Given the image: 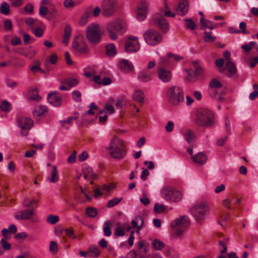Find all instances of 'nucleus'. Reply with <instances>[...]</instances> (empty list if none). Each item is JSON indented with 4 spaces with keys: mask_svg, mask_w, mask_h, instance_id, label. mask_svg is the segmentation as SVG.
<instances>
[{
    "mask_svg": "<svg viewBox=\"0 0 258 258\" xmlns=\"http://www.w3.org/2000/svg\"><path fill=\"white\" fill-rule=\"evenodd\" d=\"M184 21L186 22V27L187 28L194 30L196 27V24L190 19H185Z\"/></svg>",
    "mask_w": 258,
    "mask_h": 258,
    "instance_id": "50",
    "label": "nucleus"
},
{
    "mask_svg": "<svg viewBox=\"0 0 258 258\" xmlns=\"http://www.w3.org/2000/svg\"><path fill=\"white\" fill-rule=\"evenodd\" d=\"M154 72L148 70H144L141 71L138 75V79L143 82L151 81L154 76Z\"/></svg>",
    "mask_w": 258,
    "mask_h": 258,
    "instance_id": "18",
    "label": "nucleus"
},
{
    "mask_svg": "<svg viewBox=\"0 0 258 258\" xmlns=\"http://www.w3.org/2000/svg\"><path fill=\"white\" fill-rule=\"evenodd\" d=\"M188 11V2L186 0H182L180 2L178 6L176 8L177 14L181 16L185 15Z\"/></svg>",
    "mask_w": 258,
    "mask_h": 258,
    "instance_id": "19",
    "label": "nucleus"
},
{
    "mask_svg": "<svg viewBox=\"0 0 258 258\" xmlns=\"http://www.w3.org/2000/svg\"><path fill=\"white\" fill-rule=\"evenodd\" d=\"M86 37L90 43H99L104 32L101 26L97 24L91 23L86 28Z\"/></svg>",
    "mask_w": 258,
    "mask_h": 258,
    "instance_id": "5",
    "label": "nucleus"
},
{
    "mask_svg": "<svg viewBox=\"0 0 258 258\" xmlns=\"http://www.w3.org/2000/svg\"><path fill=\"white\" fill-rule=\"evenodd\" d=\"M39 13L40 16L44 17L48 14V10L46 6H40Z\"/></svg>",
    "mask_w": 258,
    "mask_h": 258,
    "instance_id": "54",
    "label": "nucleus"
},
{
    "mask_svg": "<svg viewBox=\"0 0 258 258\" xmlns=\"http://www.w3.org/2000/svg\"><path fill=\"white\" fill-rule=\"evenodd\" d=\"M64 232L66 235L70 238L75 239L76 237V236L74 234L73 230L72 229H66L64 230Z\"/></svg>",
    "mask_w": 258,
    "mask_h": 258,
    "instance_id": "55",
    "label": "nucleus"
},
{
    "mask_svg": "<svg viewBox=\"0 0 258 258\" xmlns=\"http://www.w3.org/2000/svg\"><path fill=\"white\" fill-rule=\"evenodd\" d=\"M126 24L124 21L116 20L109 22L107 25V30L109 37L113 40L117 39V35L124 33L126 30Z\"/></svg>",
    "mask_w": 258,
    "mask_h": 258,
    "instance_id": "6",
    "label": "nucleus"
},
{
    "mask_svg": "<svg viewBox=\"0 0 258 258\" xmlns=\"http://www.w3.org/2000/svg\"><path fill=\"white\" fill-rule=\"evenodd\" d=\"M4 29L6 31H10L12 29V23L11 20L8 19L4 22Z\"/></svg>",
    "mask_w": 258,
    "mask_h": 258,
    "instance_id": "57",
    "label": "nucleus"
},
{
    "mask_svg": "<svg viewBox=\"0 0 258 258\" xmlns=\"http://www.w3.org/2000/svg\"><path fill=\"white\" fill-rule=\"evenodd\" d=\"M28 97L30 100H36L37 101L40 100V97L38 95V92L37 89H30L28 93Z\"/></svg>",
    "mask_w": 258,
    "mask_h": 258,
    "instance_id": "29",
    "label": "nucleus"
},
{
    "mask_svg": "<svg viewBox=\"0 0 258 258\" xmlns=\"http://www.w3.org/2000/svg\"><path fill=\"white\" fill-rule=\"evenodd\" d=\"M18 126L21 129V134L23 136L27 135V131L30 130L33 125V121L29 118L21 117L18 118Z\"/></svg>",
    "mask_w": 258,
    "mask_h": 258,
    "instance_id": "12",
    "label": "nucleus"
},
{
    "mask_svg": "<svg viewBox=\"0 0 258 258\" xmlns=\"http://www.w3.org/2000/svg\"><path fill=\"white\" fill-rule=\"evenodd\" d=\"M52 170L51 172V177H48L47 179L51 183H54L58 180L57 169L55 166L52 167Z\"/></svg>",
    "mask_w": 258,
    "mask_h": 258,
    "instance_id": "31",
    "label": "nucleus"
},
{
    "mask_svg": "<svg viewBox=\"0 0 258 258\" xmlns=\"http://www.w3.org/2000/svg\"><path fill=\"white\" fill-rule=\"evenodd\" d=\"M255 45V42L251 41L248 44H244L241 46V48L246 52H248L252 49L253 46Z\"/></svg>",
    "mask_w": 258,
    "mask_h": 258,
    "instance_id": "51",
    "label": "nucleus"
},
{
    "mask_svg": "<svg viewBox=\"0 0 258 258\" xmlns=\"http://www.w3.org/2000/svg\"><path fill=\"white\" fill-rule=\"evenodd\" d=\"M47 111V108L45 106H39L36 108L33 111L34 116L38 119L39 117L43 115L44 113Z\"/></svg>",
    "mask_w": 258,
    "mask_h": 258,
    "instance_id": "26",
    "label": "nucleus"
},
{
    "mask_svg": "<svg viewBox=\"0 0 258 258\" xmlns=\"http://www.w3.org/2000/svg\"><path fill=\"white\" fill-rule=\"evenodd\" d=\"M62 83L68 86V87H69V89H70L77 86L79 83V81L77 79L74 78L67 79L64 80Z\"/></svg>",
    "mask_w": 258,
    "mask_h": 258,
    "instance_id": "35",
    "label": "nucleus"
},
{
    "mask_svg": "<svg viewBox=\"0 0 258 258\" xmlns=\"http://www.w3.org/2000/svg\"><path fill=\"white\" fill-rule=\"evenodd\" d=\"M167 97L169 102L173 105H177L183 101V92L178 86H171L167 92Z\"/></svg>",
    "mask_w": 258,
    "mask_h": 258,
    "instance_id": "7",
    "label": "nucleus"
},
{
    "mask_svg": "<svg viewBox=\"0 0 258 258\" xmlns=\"http://www.w3.org/2000/svg\"><path fill=\"white\" fill-rule=\"evenodd\" d=\"M147 4L145 1L139 2L138 4L137 10V19L140 21H143L146 16L147 11Z\"/></svg>",
    "mask_w": 258,
    "mask_h": 258,
    "instance_id": "15",
    "label": "nucleus"
},
{
    "mask_svg": "<svg viewBox=\"0 0 258 258\" xmlns=\"http://www.w3.org/2000/svg\"><path fill=\"white\" fill-rule=\"evenodd\" d=\"M145 95L144 92L140 89H136L132 94V98L141 104L144 102Z\"/></svg>",
    "mask_w": 258,
    "mask_h": 258,
    "instance_id": "21",
    "label": "nucleus"
},
{
    "mask_svg": "<svg viewBox=\"0 0 258 258\" xmlns=\"http://www.w3.org/2000/svg\"><path fill=\"white\" fill-rule=\"evenodd\" d=\"M216 39V37L212 36L211 32L205 30L204 40L205 42H213Z\"/></svg>",
    "mask_w": 258,
    "mask_h": 258,
    "instance_id": "41",
    "label": "nucleus"
},
{
    "mask_svg": "<svg viewBox=\"0 0 258 258\" xmlns=\"http://www.w3.org/2000/svg\"><path fill=\"white\" fill-rule=\"evenodd\" d=\"M34 64H32L29 66V69L33 74H36L39 72V70H40L41 62L38 60H35L33 61Z\"/></svg>",
    "mask_w": 258,
    "mask_h": 258,
    "instance_id": "33",
    "label": "nucleus"
},
{
    "mask_svg": "<svg viewBox=\"0 0 258 258\" xmlns=\"http://www.w3.org/2000/svg\"><path fill=\"white\" fill-rule=\"evenodd\" d=\"M0 13L7 15L10 13V6L6 2H3L0 6Z\"/></svg>",
    "mask_w": 258,
    "mask_h": 258,
    "instance_id": "37",
    "label": "nucleus"
},
{
    "mask_svg": "<svg viewBox=\"0 0 258 258\" xmlns=\"http://www.w3.org/2000/svg\"><path fill=\"white\" fill-rule=\"evenodd\" d=\"M76 151H74L73 153L68 157V162L70 163H73L76 161Z\"/></svg>",
    "mask_w": 258,
    "mask_h": 258,
    "instance_id": "60",
    "label": "nucleus"
},
{
    "mask_svg": "<svg viewBox=\"0 0 258 258\" xmlns=\"http://www.w3.org/2000/svg\"><path fill=\"white\" fill-rule=\"evenodd\" d=\"M114 233L117 236H122L124 235V228L117 227L115 229Z\"/></svg>",
    "mask_w": 258,
    "mask_h": 258,
    "instance_id": "56",
    "label": "nucleus"
},
{
    "mask_svg": "<svg viewBox=\"0 0 258 258\" xmlns=\"http://www.w3.org/2000/svg\"><path fill=\"white\" fill-rule=\"evenodd\" d=\"M118 7L117 0H104L102 3V13L105 16H112Z\"/></svg>",
    "mask_w": 258,
    "mask_h": 258,
    "instance_id": "10",
    "label": "nucleus"
},
{
    "mask_svg": "<svg viewBox=\"0 0 258 258\" xmlns=\"http://www.w3.org/2000/svg\"><path fill=\"white\" fill-rule=\"evenodd\" d=\"M34 203V201L33 200L26 199L23 201V205L25 208H30L33 205Z\"/></svg>",
    "mask_w": 258,
    "mask_h": 258,
    "instance_id": "59",
    "label": "nucleus"
},
{
    "mask_svg": "<svg viewBox=\"0 0 258 258\" xmlns=\"http://www.w3.org/2000/svg\"><path fill=\"white\" fill-rule=\"evenodd\" d=\"M146 42L149 45H156L159 44L162 40L161 35L153 29H149L144 34Z\"/></svg>",
    "mask_w": 258,
    "mask_h": 258,
    "instance_id": "11",
    "label": "nucleus"
},
{
    "mask_svg": "<svg viewBox=\"0 0 258 258\" xmlns=\"http://www.w3.org/2000/svg\"><path fill=\"white\" fill-rule=\"evenodd\" d=\"M184 139L189 144H192L196 139L195 133L190 129L186 130L182 134Z\"/></svg>",
    "mask_w": 258,
    "mask_h": 258,
    "instance_id": "22",
    "label": "nucleus"
},
{
    "mask_svg": "<svg viewBox=\"0 0 258 258\" xmlns=\"http://www.w3.org/2000/svg\"><path fill=\"white\" fill-rule=\"evenodd\" d=\"M154 22L159 27L161 30L166 32L169 29V24L163 16L160 13H156L152 17Z\"/></svg>",
    "mask_w": 258,
    "mask_h": 258,
    "instance_id": "13",
    "label": "nucleus"
},
{
    "mask_svg": "<svg viewBox=\"0 0 258 258\" xmlns=\"http://www.w3.org/2000/svg\"><path fill=\"white\" fill-rule=\"evenodd\" d=\"M71 34V28L70 25H66L64 30L62 42L67 45Z\"/></svg>",
    "mask_w": 258,
    "mask_h": 258,
    "instance_id": "27",
    "label": "nucleus"
},
{
    "mask_svg": "<svg viewBox=\"0 0 258 258\" xmlns=\"http://www.w3.org/2000/svg\"><path fill=\"white\" fill-rule=\"evenodd\" d=\"M174 122L172 121H169L167 122V124L166 126H165V129L166 132H171L172 131L173 127H174Z\"/></svg>",
    "mask_w": 258,
    "mask_h": 258,
    "instance_id": "61",
    "label": "nucleus"
},
{
    "mask_svg": "<svg viewBox=\"0 0 258 258\" xmlns=\"http://www.w3.org/2000/svg\"><path fill=\"white\" fill-rule=\"evenodd\" d=\"M200 24L201 26V29L206 30L207 29L213 30L216 26H214L212 21L204 19V17H201L200 20Z\"/></svg>",
    "mask_w": 258,
    "mask_h": 258,
    "instance_id": "24",
    "label": "nucleus"
},
{
    "mask_svg": "<svg viewBox=\"0 0 258 258\" xmlns=\"http://www.w3.org/2000/svg\"><path fill=\"white\" fill-rule=\"evenodd\" d=\"M191 158L195 162L201 165L204 164L207 160L206 155L203 152L192 155Z\"/></svg>",
    "mask_w": 258,
    "mask_h": 258,
    "instance_id": "20",
    "label": "nucleus"
},
{
    "mask_svg": "<svg viewBox=\"0 0 258 258\" xmlns=\"http://www.w3.org/2000/svg\"><path fill=\"white\" fill-rule=\"evenodd\" d=\"M194 122L199 126L212 127L216 124L214 113L208 109H202L197 112Z\"/></svg>",
    "mask_w": 258,
    "mask_h": 258,
    "instance_id": "2",
    "label": "nucleus"
},
{
    "mask_svg": "<svg viewBox=\"0 0 258 258\" xmlns=\"http://www.w3.org/2000/svg\"><path fill=\"white\" fill-rule=\"evenodd\" d=\"M17 231V228L15 225L11 224L9 226L8 229H3L2 231V233L6 238H9V234H14L16 233Z\"/></svg>",
    "mask_w": 258,
    "mask_h": 258,
    "instance_id": "25",
    "label": "nucleus"
},
{
    "mask_svg": "<svg viewBox=\"0 0 258 258\" xmlns=\"http://www.w3.org/2000/svg\"><path fill=\"white\" fill-rule=\"evenodd\" d=\"M90 109L86 112V114L88 113L90 115H93L95 111L97 109L98 107L94 103H91L90 105Z\"/></svg>",
    "mask_w": 258,
    "mask_h": 258,
    "instance_id": "52",
    "label": "nucleus"
},
{
    "mask_svg": "<svg viewBox=\"0 0 258 258\" xmlns=\"http://www.w3.org/2000/svg\"><path fill=\"white\" fill-rule=\"evenodd\" d=\"M49 250L53 253H55L57 251V245L55 241L50 242L49 244Z\"/></svg>",
    "mask_w": 258,
    "mask_h": 258,
    "instance_id": "53",
    "label": "nucleus"
},
{
    "mask_svg": "<svg viewBox=\"0 0 258 258\" xmlns=\"http://www.w3.org/2000/svg\"><path fill=\"white\" fill-rule=\"evenodd\" d=\"M246 23L243 22H241L239 24V29L238 30V31L237 32H239V33H246Z\"/></svg>",
    "mask_w": 258,
    "mask_h": 258,
    "instance_id": "58",
    "label": "nucleus"
},
{
    "mask_svg": "<svg viewBox=\"0 0 258 258\" xmlns=\"http://www.w3.org/2000/svg\"><path fill=\"white\" fill-rule=\"evenodd\" d=\"M210 207L205 201L196 203L190 209V212L196 221L201 222L209 214Z\"/></svg>",
    "mask_w": 258,
    "mask_h": 258,
    "instance_id": "4",
    "label": "nucleus"
},
{
    "mask_svg": "<svg viewBox=\"0 0 258 258\" xmlns=\"http://www.w3.org/2000/svg\"><path fill=\"white\" fill-rule=\"evenodd\" d=\"M221 83L216 79H213L210 81L209 86V89H214L216 88H220L222 87Z\"/></svg>",
    "mask_w": 258,
    "mask_h": 258,
    "instance_id": "38",
    "label": "nucleus"
},
{
    "mask_svg": "<svg viewBox=\"0 0 258 258\" xmlns=\"http://www.w3.org/2000/svg\"><path fill=\"white\" fill-rule=\"evenodd\" d=\"M209 94L210 96L213 99L221 100L222 99V97L219 94L218 92L214 89H209Z\"/></svg>",
    "mask_w": 258,
    "mask_h": 258,
    "instance_id": "44",
    "label": "nucleus"
},
{
    "mask_svg": "<svg viewBox=\"0 0 258 258\" xmlns=\"http://www.w3.org/2000/svg\"><path fill=\"white\" fill-rule=\"evenodd\" d=\"M25 22L26 24L29 27H32L33 28L34 27V25L35 23V21L34 19H33L32 18H27L25 20Z\"/></svg>",
    "mask_w": 258,
    "mask_h": 258,
    "instance_id": "63",
    "label": "nucleus"
},
{
    "mask_svg": "<svg viewBox=\"0 0 258 258\" xmlns=\"http://www.w3.org/2000/svg\"><path fill=\"white\" fill-rule=\"evenodd\" d=\"M88 153L86 151L83 152L78 156V159L80 161L82 162L85 161L88 157Z\"/></svg>",
    "mask_w": 258,
    "mask_h": 258,
    "instance_id": "64",
    "label": "nucleus"
},
{
    "mask_svg": "<svg viewBox=\"0 0 258 258\" xmlns=\"http://www.w3.org/2000/svg\"><path fill=\"white\" fill-rule=\"evenodd\" d=\"M106 52L108 56H114L117 52L115 46L112 43L108 44L106 46Z\"/></svg>",
    "mask_w": 258,
    "mask_h": 258,
    "instance_id": "30",
    "label": "nucleus"
},
{
    "mask_svg": "<svg viewBox=\"0 0 258 258\" xmlns=\"http://www.w3.org/2000/svg\"><path fill=\"white\" fill-rule=\"evenodd\" d=\"M226 68L227 71L231 74H234L236 72V68L234 64L230 60L227 61L226 63Z\"/></svg>",
    "mask_w": 258,
    "mask_h": 258,
    "instance_id": "45",
    "label": "nucleus"
},
{
    "mask_svg": "<svg viewBox=\"0 0 258 258\" xmlns=\"http://www.w3.org/2000/svg\"><path fill=\"white\" fill-rule=\"evenodd\" d=\"M125 49L127 53L135 52L138 51L140 49V44L138 38L136 37H128Z\"/></svg>",
    "mask_w": 258,
    "mask_h": 258,
    "instance_id": "14",
    "label": "nucleus"
},
{
    "mask_svg": "<svg viewBox=\"0 0 258 258\" xmlns=\"http://www.w3.org/2000/svg\"><path fill=\"white\" fill-rule=\"evenodd\" d=\"M100 251L97 246L91 245L88 249V255L89 257H96L100 254Z\"/></svg>",
    "mask_w": 258,
    "mask_h": 258,
    "instance_id": "28",
    "label": "nucleus"
},
{
    "mask_svg": "<svg viewBox=\"0 0 258 258\" xmlns=\"http://www.w3.org/2000/svg\"><path fill=\"white\" fill-rule=\"evenodd\" d=\"M103 111L107 114H112L114 112V107L112 105L106 103L104 105V109L100 112V113H102Z\"/></svg>",
    "mask_w": 258,
    "mask_h": 258,
    "instance_id": "42",
    "label": "nucleus"
},
{
    "mask_svg": "<svg viewBox=\"0 0 258 258\" xmlns=\"http://www.w3.org/2000/svg\"><path fill=\"white\" fill-rule=\"evenodd\" d=\"M189 224V218L186 215H182L173 220L170 227L175 236L179 237L188 229Z\"/></svg>",
    "mask_w": 258,
    "mask_h": 258,
    "instance_id": "3",
    "label": "nucleus"
},
{
    "mask_svg": "<svg viewBox=\"0 0 258 258\" xmlns=\"http://www.w3.org/2000/svg\"><path fill=\"white\" fill-rule=\"evenodd\" d=\"M152 244L154 248L158 250H162L164 247V243L158 239H155L152 242Z\"/></svg>",
    "mask_w": 258,
    "mask_h": 258,
    "instance_id": "43",
    "label": "nucleus"
},
{
    "mask_svg": "<svg viewBox=\"0 0 258 258\" xmlns=\"http://www.w3.org/2000/svg\"><path fill=\"white\" fill-rule=\"evenodd\" d=\"M72 97L73 99L76 102H79L82 101L81 93L79 91H73L72 92Z\"/></svg>",
    "mask_w": 258,
    "mask_h": 258,
    "instance_id": "47",
    "label": "nucleus"
},
{
    "mask_svg": "<svg viewBox=\"0 0 258 258\" xmlns=\"http://www.w3.org/2000/svg\"><path fill=\"white\" fill-rule=\"evenodd\" d=\"M122 200V198H115L108 202L107 207L109 208L118 205Z\"/></svg>",
    "mask_w": 258,
    "mask_h": 258,
    "instance_id": "40",
    "label": "nucleus"
},
{
    "mask_svg": "<svg viewBox=\"0 0 258 258\" xmlns=\"http://www.w3.org/2000/svg\"><path fill=\"white\" fill-rule=\"evenodd\" d=\"M111 222L107 221L105 222L103 224V232L105 236H110L112 232L111 230Z\"/></svg>",
    "mask_w": 258,
    "mask_h": 258,
    "instance_id": "32",
    "label": "nucleus"
},
{
    "mask_svg": "<svg viewBox=\"0 0 258 258\" xmlns=\"http://www.w3.org/2000/svg\"><path fill=\"white\" fill-rule=\"evenodd\" d=\"M22 220L29 219L34 214L33 211L30 210H22L20 211Z\"/></svg>",
    "mask_w": 258,
    "mask_h": 258,
    "instance_id": "34",
    "label": "nucleus"
},
{
    "mask_svg": "<svg viewBox=\"0 0 258 258\" xmlns=\"http://www.w3.org/2000/svg\"><path fill=\"white\" fill-rule=\"evenodd\" d=\"M258 63V56L254 57L251 58L250 60L249 67L250 68L254 67Z\"/></svg>",
    "mask_w": 258,
    "mask_h": 258,
    "instance_id": "62",
    "label": "nucleus"
},
{
    "mask_svg": "<svg viewBox=\"0 0 258 258\" xmlns=\"http://www.w3.org/2000/svg\"><path fill=\"white\" fill-rule=\"evenodd\" d=\"M162 194L164 198L172 202H177L182 198V194L171 187H165L162 188Z\"/></svg>",
    "mask_w": 258,
    "mask_h": 258,
    "instance_id": "9",
    "label": "nucleus"
},
{
    "mask_svg": "<svg viewBox=\"0 0 258 258\" xmlns=\"http://www.w3.org/2000/svg\"><path fill=\"white\" fill-rule=\"evenodd\" d=\"M97 209L93 207H88L86 209V214L89 217L94 218L97 215Z\"/></svg>",
    "mask_w": 258,
    "mask_h": 258,
    "instance_id": "39",
    "label": "nucleus"
},
{
    "mask_svg": "<svg viewBox=\"0 0 258 258\" xmlns=\"http://www.w3.org/2000/svg\"><path fill=\"white\" fill-rule=\"evenodd\" d=\"M154 210L155 213H162L165 210V207L161 204H156L154 205Z\"/></svg>",
    "mask_w": 258,
    "mask_h": 258,
    "instance_id": "49",
    "label": "nucleus"
},
{
    "mask_svg": "<svg viewBox=\"0 0 258 258\" xmlns=\"http://www.w3.org/2000/svg\"><path fill=\"white\" fill-rule=\"evenodd\" d=\"M72 51L76 55L86 54L89 49L82 37H76L72 43Z\"/></svg>",
    "mask_w": 258,
    "mask_h": 258,
    "instance_id": "8",
    "label": "nucleus"
},
{
    "mask_svg": "<svg viewBox=\"0 0 258 258\" xmlns=\"http://www.w3.org/2000/svg\"><path fill=\"white\" fill-rule=\"evenodd\" d=\"M47 100L50 104L54 106H60L62 102L61 96L56 91L49 93L47 95Z\"/></svg>",
    "mask_w": 258,
    "mask_h": 258,
    "instance_id": "16",
    "label": "nucleus"
},
{
    "mask_svg": "<svg viewBox=\"0 0 258 258\" xmlns=\"http://www.w3.org/2000/svg\"><path fill=\"white\" fill-rule=\"evenodd\" d=\"M59 217L57 215H49L47 217V222L50 224H54L59 221Z\"/></svg>",
    "mask_w": 258,
    "mask_h": 258,
    "instance_id": "46",
    "label": "nucleus"
},
{
    "mask_svg": "<svg viewBox=\"0 0 258 258\" xmlns=\"http://www.w3.org/2000/svg\"><path fill=\"white\" fill-rule=\"evenodd\" d=\"M119 68L124 72L128 73L134 70L132 63L127 60H122L119 64Z\"/></svg>",
    "mask_w": 258,
    "mask_h": 258,
    "instance_id": "23",
    "label": "nucleus"
},
{
    "mask_svg": "<svg viewBox=\"0 0 258 258\" xmlns=\"http://www.w3.org/2000/svg\"><path fill=\"white\" fill-rule=\"evenodd\" d=\"M158 76L160 80L167 83L169 82L172 78V74L169 70L162 67H159L157 71Z\"/></svg>",
    "mask_w": 258,
    "mask_h": 258,
    "instance_id": "17",
    "label": "nucleus"
},
{
    "mask_svg": "<svg viewBox=\"0 0 258 258\" xmlns=\"http://www.w3.org/2000/svg\"><path fill=\"white\" fill-rule=\"evenodd\" d=\"M0 245L5 250H9L11 248V244L9 243L6 239L2 238L0 241Z\"/></svg>",
    "mask_w": 258,
    "mask_h": 258,
    "instance_id": "48",
    "label": "nucleus"
},
{
    "mask_svg": "<svg viewBox=\"0 0 258 258\" xmlns=\"http://www.w3.org/2000/svg\"><path fill=\"white\" fill-rule=\"evenodd\" d=\"M109 156L115 159H123L126 154V146L123 141L116 136L113 137L106 148Z\"/></svg>",
    "mask_w": 258,
    "mask_h": 258,
    "instance_id": "1",
    "label": "nucleus"
},
{
    "mask_svg": "<svg viewBox=\"0 0 258 258\" xmlns=\"http://www.w3.org/2000/svg\"><path fill=\"white\" fill-rule=\"evenodd\" d=\"M0 109L6 112H10L12 109V105L8 101L4 100L0 105Z\"/></svg>",
    "mask_w": 258,
    "mask_h": 258,
    "instance_id": "36",
    "label": "nucleus"
}]
</instances>
